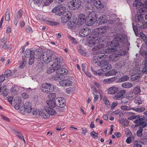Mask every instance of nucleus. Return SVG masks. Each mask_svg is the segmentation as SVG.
<instances>
[{
	"instance_id": "obj_1",
	"label": "nucleus",
	"mask_w": 147,
	"mask_h": 147,
	"mask_svg": "<svg viewBox=\"0 0 147 147\" xmlns=\"http://www.w3.org/2000/svg\"><path fill=\"white\" fill-rule=\"evenodd\" d=\"M92 35L88 37L87 40L89 44L95 45L92 48L93 51H97L98 52L100 53L102 50L106 49L107 46L106 43H107V41H105V42L104 40L101 39V37L97 34L92 32Z\"/></svg>"
},
{
	"instance_id": "obj_2",
	"label": "nucleus",
	"mask_w": 147,
	"mask_h": 147,
	"mask_svg": "<svg viewBox=\"0 0 147 147\" xmlns=\"http://www.w3.org/2000/svg\"><path fill=\"white\" fill-rule=\"evenodd\" d=\"M93 61L94 63H98V65L101 67V70L103 72L111 69V65L109 63V60L107 59V55L105 54L94 56Z\"/></svg>"
},
{
	"instance_id": "obj_3",
	"label": "nucleus",
	"mask_w": 147,
	"mask_h": 147,
	"mask_svg": "<svg viewBox=\"0 0 147 147\" xmlns=\"http://www.w3.org/2000/svg\"><path fill=\"white\" fill-rule=\"evenodd\" d=\"M63 63V59L62 57H55L54 61L51 65L52 67H49L47 70V73L50 74L53 72L55 70L56 71L58 68L61 67Z\"/></svg>"
},
{
	"instance_id": "obj_4",
	"label": "nucleus",
	"mask_w": 147,
	"mask_h": 147,
	"mask_svg": "<svg viewBox=\"0 0 147 147\" xmlns=\"http://www.w3.org/2000/svg\"><path fill=\"white\" fill-rule=\"evenodd\" d=\"M102 52L115 53L118 55H120L121 56L124 55L126 53V51L120 49L119 46H118L117 47H110L107 46V49H105V50Z\"/></svg>"
},
{
	"instance_id": "obj_5",
	"label": "nucleus",
	"mask_w": 147,
	"mask_h": 147,
	"mask_svg": "<svg viewBox=\"0 0 147 147\" xmlns=\"http://www.w3.org/2000/svg\"><path fill=\"white\" fill-rule=\"evenodd\" d=\"M124 39V37L122 34H117L115 37L114 40L112 41H108L107 40V43H106V44L107 47H117L118 46H119L118 41H122Z\"/></svg>"
},
{
	"instance_id": "obj_6",
	"label": "nucleus",
	"mask_w": 147,
	"mask_h": 147,
	"mask_svg": "<svg viewBox=\"0 0 147 147\" xmlns=\"http://www.w3.org/2000/svg\"><path fill=\"white\" fill-rule=\"evenodd\" d=\"M47 103L52 107L57 106L58 107L63 108L65 105V101L63 98L59 97L56 98L55 99V101H47Z\"/></svg>"
},
{
	"instance_id": "obj_7",
	"label": "nucleus",
	"mask_w": 147,
	"mask_h": 147,
	"mask_svg": "<svg viewBox=\"0 0 147 147\" xmlns=\"http://www.w3.org/2000/svg\"><path fill=\"white\" fill-rule=\"evenodd\" d=\"M133 5L134 7H137V8L139 6V12L142 14L147 11V0L144 2V4H142L141 3V0H135L133 3Z\"/></svg>"
},
{
	"instance_id": "obj_8",
	"label": "nucleus",
	"mask_w": 147,
	"mask_h": 147,
	"mask_svg": "<svg viewBox=\"0 0 147 147\" xmlns=\"http://www.w3.org/2000/svg\"><path fill=\"white\" fill-rule=\"evenodd\" d=\"M115 15L114 14H111V13H109L107 14V16L106 15L103 16L99 18L98 22L99 24H101L105 23L107 24H112L113 22L111 19L112 16H115Z\"/></svg>"
},
{
	"instance_id": "obj_9",
	"label": "nucleus",
	"mask_w": 147,
	"mask_h": 147,
	"mask_svg": "<svg viewBox=\"0 0 147 147\" xmlns=\"http://www.w3.org/2000/svg\"><path fill=\"white\" fill-rule=\"evenodd\" d=\"M32 106V104L31 102H25L24 103L22 104V105L20 107V109H19L18 111L22 113L25 112L29 113L33 110Z\"/></svg>"
},
{
	"instance_id": "obj_10",
	"label": "nucleus",
	"mask_w": 147,
	"mask_h": 147,
	"mask_svg": "<svg viewBox=\"0 0 147 147\" xmlns=\"http://www.w3.org/2000/svg\"><path fill=\"white\" fill-rule=\"evenodd\" d=\"M53 52L50 50L47 51L43 53L42 58L43 61L48 63L52 60L53 58L54 57Z\"/></svg>"
},
{
	"instance_id": "obj_11",
	"label": "nucleus",
	"mask_w": 147,
	"mask_h": 147,
	"mask_svg": "<svg viewBox=\"0 0 147 147\" xmlns=\"http://www.w3.org/2000/svg\"><path fill=\"white\" fill-rule=\"evenodd\" d=\"M41 89L43 92L48 94L53 91L54 88L53 86L50 84L46 83L42 85Z\"/></svg>"
},
{
	"instance_id": "obj_12",
	"label": "nucleus",
	"mask_w": 147,
	"mask_h": 147,
	"mask_svg": "<svg viewBox=\"0 0 147 147\" xmlns=\"http://www.w3.org/2000/svg\"><path fill=\"white\" fill-rule=\"evenodd\" d=\"M96 14L95 12L92 11L87 16L86 20V24L88 26H90L95 21Z\"/></svg>"
},
{
	"instance_id": "obj_13",
	"label": "nucleus",
	"mask_w": 147,
	"mask_h": 147,
	"mask_svg": "<svg viewBox=\"0 0 147 147\" xmlns=\"http://www.w3.org/2000/svg\"><path fill=\"white\" fill-rule=\"evenodd\" d=\"M58 68L56 71V73L57 76H55L52 77V78L54 80H56L59 78H60V77L59 76L62 75H65L67 74L68 71L67 69L65 68Z\"/></svg>"
},
{
	"instance_id": "obj_14",
	"label": "nucleus",
	"mask_w": 147,
	"mask_h": 147,
	"mask_svg": "<svg viewBox=\"0 0 147 147\" xmlns=\"http://www.w3.org/2000/svg\"><path fill=\"white\" fill-rule=\"evenodd\" d=\"M15 108L19 110L20 107L22 105L23 103L22 102L21 97L18 96L14 95L13 98V103Z\"/></svg>"
},
{
	"instance_id": "obj_15",
	"label": "nucleus",
	"mask_w": 147,
	"mask_h": 147,
	"mask_svg": "<svg viewBox=\"0 0 147 147\" xmlns=\"http://www.w3.org/2000/svg\"><path fill=\"white\" fill-rule=\"evenodd\" d=\"M65 10V7L61 5L55 7L52 10V12L55 13V14L61 16L64 13V11Z\"/></svg>"
},
{
	"instance_id": "obj_16",
	"label": "nucleus",
	"mask_w": 147,
	"mask_h": 147,
	"mask_svg": "<svg viewBox=\"0 0 147 147\" xmlns=\"http://www.w3.org/2000/svg\"><path fill=\"white\" fill-rule=\"evenodd\" d=\"M108 29L107 26L102 27L94 30L92 31V33L94 34H96L97 35H102L106 33Z\"/></svg>"
},
{
	"instance_id": "obj_17",
	"label": "nucleus",
	"mask_w": 147,
	"mask_h": 147,
	"mask_svg": "<svg viewBox=\"0 0 147 147\" xmlns=\"http://www.w3.org/2000/svg\"><path fill=\"white\" fill-rule=\"evenodd\" d=\"M105 50V49H103V50H102L100 52V53H103L105 54H111V55L109 56V57H107V59L109 60V61L111 62L115 61L118 60L119 59V57L117 55L115 54V53H104L102 52Z\"/></svg>"
},
{
	"instance_id": "obj_18",
	"label": "nucleus",
	"mask_w": 147,
	"mask_h": 147,
	"mask_svg": "<svg viewBox=\"0 0 147 147\" xmlns=\"http://www.w3.org/2000/svg\"><path fill=\"white\" fill-rule=\"evenodd\" d=\"M143 118H140L134 121V122L136 123V127L140 126L139 128H143L147 125V123L145 122Z\"/></svg>"
},
{
	"instance_id": "obj_19",
	"label": "nucleus",
	"mask_w": 147,
	"mask_h": 147,
	"mask_svg": "<svg viewBox=\"0 0 147 147\" xmlns=\"http://www.w3.org/2000/svg\"><path fill=\"white\" fill-rule=\"evenodd\" d=\"M139 71H138V73L135 74L131 77V79L132 81H135L136 80L140 78L141 74L140 73L141 72V71L143 73H146V74H147V71L144 72H143L142 71V70L143 69L144 67L143 65L142 66H139Z\"/></svg>"
},
{
	"instance_id": "obj_20",
	"label": "nucleus",
	"mask_w": 147,
	"mask_h": 147,
	"mask_svg": "<svg viewBox=\"0 0 147 147\" xmlns=\"http://www.w3.org/2000/svg\"><path fill=\"white\" fill-rule=\"evenodd\" d=\"M67 25L69 29L72 30L75 29L77 27L76 20L73 19L72 20L69 21Z\"/></svg>"
},
{
	"instance_id": "obj_21",
	"label": "nucleus",
	"mask_w": 147,
	"mask_h": 147,
	"mask_svg": "<svg viewBox=\"0 0 147 147\" xmlns=\"http://www.w3.org/2000/svg\"><path fill=\"white\" fill-rule=\"evenodd\" d=\"M91 32L90 29L88 28H86L82 29L80 32L79 34L81 37L87 36Z\"/></svg>"
},
{
	"instance_id": "obj_22",
	"label": "nucleus",
	"mask_w": 147,
	"mask_h": 147,
	"mask_svg": "<svg viewBox=\"0 0 147 147\" xmlns=\"http://www.w3.org/2000/svg\"><path fill=\"white\" fill-rule=\"evenodd\" d=\"M119 90L118 88L114 86L108 88L107 90L108 94L110 95H113L116 93Z\"/></svg>"
},
{
	"instance_id": "obj_23",
	"label": "nucleus",
	"mask_w": 147,
	"mask_h": 147,
	"mask_svg": "<svg viewBox=\"0 0 147 147\" xmlns=\"http://www.w3.org/2000/svg\"><path fill=\"white\" fill-rule=\"evenodd\" d=\"M22 10L20 9L15 15L13 22L14 24L15 25H16L17 24L19 19L20 18L22 15Z\"/></svg>"
},
{
	"instance_id": "obj_24",
	"label": "nucleus",
	"mask_w": 147,
	"mask_h": 147,
	"mask_svg": "<svg viewBox=\"0 0 147 147\" xmlns=\"http://www.w3.org/2000/svg\"><path fill=\"white\" fill-rule=\"evenodd\" d=\"M59 83L61 86H69L71 85L72 82L69 80H60Z\"/></svg>"
},
{
	"instance_id": "obj_25",
	"label": "nucleus",
	"mask_w": 147,
	"mask_h": 147,
	"mask_svg": "<svg viewBox=\"0 0 147 147\" xmlns=\"http://www.w3.org/2000/svg\"><path fill=\"white\" fill-rule=\"evenodd\" d=\"M70 3L75 9H78L81 5V2L80 0H73Z\"/></svg>"
},
{
	"instance_id": "obj_26",
	"label": "nucleus",
	"mask_w": 147,
	"mask_h": 147,
	"mask_svg": "<svg viewBox=\"0 0 147 147\" xmlns=\"http://www.w3.org/2000/svg\"><path fill=\"white\" fill-rule=\"evenodd\" d=\"M45 107L44 109L46 110L49 115H54L56 114L55 111L54 109L55 107H52L51 106Z\"/></svg>"
},
{
	"instance_id": "obj_27",
	"label": "nucleus",
	"mask_w": 147,
	"mask_h": 147,
	"mask_svg": "<svg viewBox=\"0 0 147 147\" xmlns=\"http://www.w3.org/2000/svg\"><path fill=\"white\" fill-rule=\"evenodd\" d=\"M118 92L115 94L113 98L115 99L118 100L122 97L125 95L126 92L124 90H122Z\"/></svg>"
},
{
	"instance_id": "obj_28",
	"label": "nucleus",
	"mask_w": 147,
	"mask_h": 147,
	"mask_svg": "<svg viewBox=\"0 0 147 147\" xmlns=\"http://www.w3.org/2000/svg\"><path fill=\"white\" fill-rule=\"evenodd\" d=\"M86 18L84 15L83 14H80L79 16L78 23L82 24L85 22H86Z\"/></svg>"
},
{
	"instance_id": "obj_29",
	"label": "nucleus",
	"mask_w": 147,
	"mask_h": 147,
	"mask_svg": "<svg viewBox=\"0 0 147 147\" xmlns=\"http://www.w3.org/2000/svg\"><path fill=\"white\" fill-rule=\"evenodd\" d=\"M70 16L67 12L64 13L63 15L61 17V21L63 23H65L69 21L71 18Z\"/></svg>"
},
{
	"instance_id": "obj_30",
	"label": "nucleus",
	"mask_w": 147,
	"mask_h": 147,
	"mask_svg": "<svg viewBox=\"0 0 147 147\" xmlns=\"http://www.w3.org/2000/svg\"><path fill=\"white\" fill-rule=\"evenodd\" d=\"M56 97V94L54 93L49 94L48 96V99L47 100L46 103L48 106H51L47 103V101L50 102L55 101V99Z\"/></svg>"
},
{
	"instance_id": "obj_31",
	"label": "nucleus",
	"mask_w": 147,
	"mask_h": 147,
	"mask_svg": "<svg viewBox=\"0 0 147 147\" xmlns=\"http://www.w3.org/2000/svg\"><path fill=\"white\" fill-rule=\"evenodd\" d=\"M91 89L92 90V94L94 98V102H95L98 100L99 98L98 95L97 94H96L97 93V90L94 86L91 87Z\"/></svg>"
},
{
	"instance_id": "obj_32",
	"label": "nucleus",
	"mask_w": 147,
	"mask_h": 147,
	"mask_svg": "<svg viewBox=\"0 0 147 147\" xmlns=\"http://www.w3.org/2000/svg\"><path fill=\"white\" fill-rule=\"evenodd\" d=\"M117 79V78L115 77L105 79L103 80L102 82L105 84H109L114 82Z\"/></svg>"
},
{
	"instance_id": "obj_33",
	"label": "nucleus",
	"mask_w": 147,
	"mask_h": 147,
	"mask_svg": "<svg viewBox=\"0 0 147 147\" xmlns=\"http://www.w3.org/2000/svg\"><path fill=\"white\" fill-rule=\"evenodd\" d=\"M40 116L44 119H47L49 117V113L45 110H40Z\"/></svg>"
},
{
	"instance_id": "obj_34",
	"label": "nucleus",
	"mask_w": 147,
	"mask_h": 147,
	"mask_svg": "<svg viewBox=\"0 0 147 147\" xmlns=\"http://www.w3.org/2000/svg\"><path fill=\"white\" fill-rule=\"evenodd\" d=\"M117 73L116 70L112 69L106 72L105 73V75L106 76H109L115 75Z\"/></svg>"
},
{
	"instance_id": "obj_35",
	"label": "nucleus",
	"mask_w": 147,
	"mask_h": 147,
	"mask_svg": "<svg viewBox=\"0 0 147 147\" xmlns=\"http://www.w3.org/2000/svg\"><path fill=\"white\" fill-rule=\"evenodd\" d=\"M121 86L123 88H129L132 87L133 86V84L130 82H125L123 83L121 85Z\"/></svg>"
},
{
	"instance_id": "obj_36",
	"label": "nucleus",
	"mask_w": 147,
	"mask_h": 147,
	"mask_svg": "<svg viewBox=\"0 0 147 147\" xmlns=\"http://www.w3.org/2000/svg\"><path fill=\"white\" fill-rule=\"evenodd\" d=\"M94 6L98 9H101L103 8L104 5L100 1H96L94 3Z\"/></svg>"
},
{
	"instance_id": "obj_37",
	"label": "nucleus",
	"mask_w": 147,
	"mask_h": 147,
	"mask_svg": "<svg viewBox=\"0 0 147 147\" xmlns=\"http://www.w3.org/2000/svg\"><path fill=\"white\" fill-rule=\"evenodd\" d=\"M132 25L134 32H135L136 35L137 36V35H138V27H140V26L138 24H136V26H135L134 22L133 21L132 23Z\"/></svg>"
},
{
	"instance_id": "obj_38",
	"label": "nucleus",
	"mask_w": 147,
	"mask_h": 147,
	"mask_svg": "<svg viewBox=\"0 0 147 147\" xmlns=\"http://www.w3.org/2000/svg\"><path fill=\"white\" fill-rule=\"evenodd\" d=\"M32 114L34 117H38L40 116V110L37 109H33Z\"/></svg>"
},
{
	"instance_id": "obj_39",
	"label": "nucleus",
	"mask_w": 147,
	"mask_h": 147,
	"mask_svg": "<svg viewBox=\"0 0 147 147\" xmlns=\"http://www.w3.org/2000/svg\"><path fill=\"white\" fill-rule=\"evenodd\" d=\"M145 55L146 57L145 59V62L144 64V67L143 69L142 70L143 72L147 71V51H144Z\"/></svg>"
},
{
	"instance_id": "obj_40",
	"label": "nucleus",
	"mask_w": 147,
	"mask_h": 147,
	"mask_svg": "<svg viewBox=\"0 0 147 147\" xmlns=\"http://www.w3.org/2000/svg\"><path fill=\"white\" fill-rule=\"evenodd\" d=\"M135 102L136 104H141L143 102V100L139 96H137L135 98Z\"/></svg>"
},
{
	"instance_id": "obj_41",
	"label": "nucleus",
	"mask_w": 147,
	"mask_h": 147,
	"mask_svg": "<svg viewBox=\"0 0 147 147\" xmlns=\"http://www.w3.org/2000/svg\"><path fill=\"white\" fill-rule=\"evenodd\" d=\"M103 102L105 104L107 107L109 108L110 106V103L106 97H104L102 99Z\"/></svg>"
},
{
	"instance_id": "obj_42",
	"label": "nucleus",
	"mask_w": 147,
	"mask_h": 147,
	"mask_svg": "<svg viewBox=\"0 0 147 147\" xmlns=\"http://www.w3.org/2000/svg\"><path fill=\"white\" fill-rule=\"evenodd\" d=\"M129 78L127 75H125L122 77L119 80V82H121L127 81L129 80Z\"/></svg>"
},
{
	"instance_id": "obj_43",
	"label": "nucleus",
	"mask_w": 147,
	"mask_h": 147,
	"mask_svg": "<svg viewBox=\"0 0 147 147\" xmlns=\"http://www.w3.org/2000/svg\"><path fill=\"white\" fill-rule=\"evenodd\" d=\"M119 123L123 126H127L128 125V122L127 121H126L124 119H121L119 120Z\"/></svg>"
},
{
	"instance_id": "obj_44",
	"label": "nucleus",
	"mask_w": 147,
	"mask_h": 147,
	"mask_svg": "<svg viewBox=\"0 0 147 147\" xmlns=\"http://www.w3.org/2000/svg\"><path fill=\"white\" fill-rule=\"evenodd\" d=\"M33 53H34L33 51L29 49H27L25 51V56L26 57H30V55H32Z\"/></svg>"
},
{
	"instance_id": "obj_45",
	"label": "nucleus",
	"mask_w": 147,
	"mask_h": 147,
	"mask_svg": "<svg viewBox=\"0 0 147 147\" xmlns=\"http://www.w3.org/2000/svg\"><path fill=\"white\" fill-rule=\"evenodd\" d=\"M4 75L6 77L8 78L11 76V71L9 69L7 70L5 72Z\"/></svg>"
},
{
	"instance_id": "obj_46",
	"label": "nucleus",
	"mask_w": 147,
	"mask_h": 147,
	"mask_svg": "<svg viewBox=\"0 0 147 147\" xmlns=\"http://www.w3.org/2000/svg\"><path fill=\"white\" fill-rule=\"evenodd\" d=\"M34 53H32V55H30L29 61V65H32L34 62Z\"/></svg>"
},
{
	"instance_id": "obj_47",
	"label": "nucleus",
	"mask_w": 147,
	"mask_h": 147,
	"mask_svg": "<svg viewBox=\"0 0 147 147\" xmlns=\"http://www.w3.org/2000/svg\"><path fill=\"white\" fill-rule=\"evenodd\" d=\"M140 92L141 90L139 86H137L134 89L133 92L135 94H138L140 93Z\"/></svg>"
},
{
	"instance_id": "obj_48",
	"label": "nucleus",
	"mask_w": 147,
	"mask_h": 147,
	"mask_svg": "<svg viewBox=\"0 0 147 147\" xmlns=\"http://www.w3.org/2000/svg\"><path fill=\"white\" fill-rule=\"evenodd\" d=\"M132 110L138 112H141L144 111L145 110L144 107H142L140 108H132Z\"/></svg>"
},
{
	"instance_id": "obj_49",
	"label": "nucleus",
	"mask_w": 147,
	"mask_h": 147,
	"mask_svg": "<svg viewBox=\"0 0 147 147\" xmlns=\"http://www.w3.org/2000/svg\"><path fill=\"white\" fill-rule=\"evenodd\" d=\"M121 109L124 111H129L131 110L132 108L127 106L122 105L121 106Z\"/></svg>"
},
{
	"instance_id": "obj_50",
	"label": "nucleus",
	"mask_w": 147,
	"mask_h": 147,
	"mask_svg": "<svg viewBox=\"0 0 147 147\" xmlns=\"http://www.w3.org/2000/svg\"><path fill=\"white\" fill-rule=\"evenodd\" d=\"M93 73L94 74L96 75H98L99 76H103L104 75V74L102 72H99L98 71H97L93 70L92 69H91Z\"/></svg>"
},
{
	"instance_id": "obj_51",
	"label": "nucleus",
	"mask_w": 147,
	"mask_h": 147,
	"mask_svg": "<svg viewBox=\"0 0 147 147\" xmlns=\"http://www.w3.org/2000/svg\"><path fill=\"white\" fill-rule=\"evenodd\" d=\"M18 87L17 86H13L11 89V92L13 94H18V91L16 90V89L18 88Z\"/></svg>"
},
{
	"instance_id": "obj_52",
	"label": "nucleus",
	"mask_w": 147,
	"mask_h": 147,
	"mask_svg": "<svg viewBox=\"0 0 147 147\" xmlns=\"http://www.w3.org/2000/svg\"><path fill=\"white\" fill-rule=\"evenodd\" d=\"M15 133L16 135L17 136H18L19 138H20L21 139H23L24 142H26L24 138V137L20 133H19L17 131H16L15 132Z\"/></svg>"
},
{
	"instance_id": "obj_53",
	"label": "nucleus",
	"mask_w": 147,
	"mask_h": 147,
	"mask_svg": "<svg viewBox=\"0 0 147 147\" xmlns=\"http://www.w3.org/2000/svg\"><path fill=\"white\" fill-rule=\"evenodd\" d=\"M47 24L49 25L52 26H56L59 25V24L57 22H55L53 21H48Z\"/></svg>"
},
{
	"instance_id": "obj_54",
	"label": "nucleus",
	"mask_w": 147,
	"mask_h": 147,
	"mask_svg": "<svg viewBox=\"0 0 147 147\" xmlns=\"http://www.w3.org/2000/svg\"><path fill=\"white\" fill-rule=\"evenodd\" d=\"M140 36L141 38L144 41L146 42L147 41V39L146 36L143 34L142 32H140Z\"/></svg>"
},
{
	"instance_id": "obj_55",
	"label": "nucleus",
	"mask_w": 147,
	"mask_h": 147,
	"mask_svg": "<svg viewBox=\"0 0 147 147\" xmlns=\"http://www.w3.org/2000/svg\"><path fill=\"white\" fill-rule=\"evenodd\" d=\"M90 135L93 138L96 139L98 138L97 133H96L94 131H92L90 133Z\"/></svg>"
},
{
	"instance_id": "obj_56",
	"label": "nucleus",
	"mask_w": 147,
	"mask_h": 147,
	"mask_svg": "<svg viewBox=\"0 0 147 147\" xmlns=\"http://www.w3.org/2000/svg\"><path fill=\"white\" fill-rule=\"evenodd\" d=\"M139 28L140 29H145L147 28V23L146 22H144L142 23V25L140 26Z\"/></svg>"
},
{
	"instance_id": "obj_57",
	"label": "nucleus",
	"mask_w": 147,
	"mask_h": 147,
	"mask_svg": "<svg viewBox=\"0 0 147 147\" xmlns=\"http://www.w3.org/2000/svg\"><path fill=\"white\" fill-rule=\"evenodd\" d=\"M45 5H48L50 4L51 3L53 0H42Z\"/></svg>"
},
{
	"instance_id": "obj_58",
	"label": "nucleus",
	"mask_w": 147,
	"mask_h": 147,
	"mask_svg": "<svg viewBox=\"0 0 147 147\" xmlns=\"http://www.w3.org/2000/svg\"><path fill=\"white\" fill-rule=\"evenodd\" d=\"M143 129H140L137 131V135L138 137H141L142 135Z\"/></svg>"
},
{
	"instance_id": "obj_59",
	"label": "nucleus",
	"mask_w": 147,
	"mask_h": 147,
	"mask_svg": "<svg viewBox=\"0 0 147 147\" xmlns=\"http://www.w3.org/2000/svg\"><path fill=\"white\" fill-rule=\"evenodd\" d=\"M136 18L137 19V20H136V22H140L142 21L143 18L142 17V16L141 15H139Z\"/></svg>"
},
{
	"instance_id": "obj_60",
	"label": "nucleus",
	"mask_w": 147,
	"mask_h": 147,
	"mask_svg": "<svg viewBox=\"0 0 147 147\" xmlns=\"http://www.w3.org/2000/svg\"><path fill=\"white\" fill-rule=\"evenodd\" d=\"M9 13L8 11L6 12L5 14V20L6 21H8L10 20Z\"/></svg>"
},
{
	"instance_id": "obj_61",
	"label": "nucleus",
	"mask_w": 147,
	"mask_h": 147,
	"mask_svg": "<svg viewBox=\"0 0 147 147\" xmlns=\"http://www.w3.org/2000/svg\"><path fill=\"white\" fill-rule=\"evenodd\" d=\"M81 129L82 131V134L83 135H85L87 132V130L85 128L82 127V128Z\"/></svg>"
},
{
	"instance_id": "obj_62",
	"label": "nucleus",
	"mask_w": 147,
	"mask_h": 147,
	"mask_svg": "<svg viewBox=\"0 0 147 147\" xmlns=\"http://www.w3.org/2000/svg\"><path fill=\"white\" fill-rule=\"evenodd\" d=\"M14 96H9L7 100L11 104H12V102L13 103V98Z\"/></svg>"
},
{
	"instance_id": "obj_63",
	"label": "nucleus",
	"mask_w": 147,
	"mask_h": 147,
	"mask_svg": "<svg viewBox=\"0 0 147 147\" xmlns=\"http://www.w3.org/2000/svg\"><path fill=\"white\" fill-rule=\"evenodd\" d=\"M133 147H142L141 145L138 142L135 141L133 146Z\"/></svg>"
},
{
	"instance_id": "obj_64",
	"label": "nucleus",
	"mask_w": 147,
	"mask_h": 147,
	"mask_svg": "<svg viewBox=\"0 0 147 147\" xmlns=\"http://www.w3.org/2000/svg\"><path fill=\"white\" fill-rule=\"evenodd\" d=\"M1 117L3 119H4V120H5L7 121V122L9 121V119L5 116L4 115H1Z\"/></svg>"
}]
</instances>
